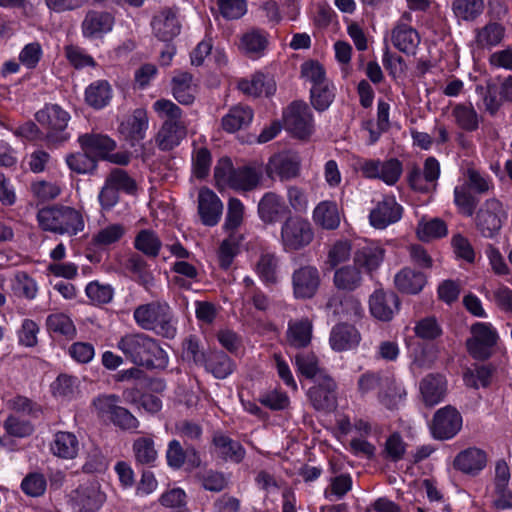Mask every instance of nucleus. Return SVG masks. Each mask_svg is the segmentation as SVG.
<instances>
[{"instance_id": "obj_27", "label": "nucleus", "mask_w": 512, "mask_h": 512, "mask_svg": "<svg viewBox=\"0 0 512 512\" xmlns=\"http://www.w3.org/2000/svg\"><path fill=\"white\" fill-rule=\"evenodd\" d=\"M78 142L82 150L87 151L90 155L98 159H106L109 152L116 147L114 140L106 135L97 133H86L80 135Z\"/></svg>"}, {"instance_id": "obj_29", "label": "nucleus", "mask_w": 512, "mask_h": 512, "mask_svg": "<svg viewBox=\"0 0 512 512\" xmlns=\"http://www.w3.org/2000/svg\"><path fill=\"white\" fill-rule=\"evenodd\" d=\"M312 219L316 226L324 230H335L340 225L338 206L333 201L319 202L312 212Z\"/></svg>"}, {"instance_id": "obj_11", "label": "nucleus", "mask_w": 512, "mask_h": 512, "mask_svg": "<svg viewBox=\"0 0 512 512\" xmlns=\"http://www.w3.org/2000/svg\"><path fill=\"white\" fill-rule=\"evenodd\" d=\"M105 501V494L100 489V484L95 481H87L80 484L71 493L72 507L76 512H96Z\"/></svg>"}, {"instance_id": "obj_24", "label": "nucleus", "mask_w": 512, "mask_h": 512, "mask_svg": "<svg viewBox=\"0 0 512 512\" xmlns=\"http://www.w3.org/2000/svg\"><path fill=\"white\" fill-rule=\"evenodd\" d=\"M212 445L217 456L225 462L239 464L245 458L246 450L242 444L221 432L213 434Z\"/></svg>"}, {"instance_id": "obj_60", "label": "nucleus", "mask_w": 512, "mask_h": 512, "mask_svg": "<svg viewBox=\"0 0 512 512\" xmlns=\"http://www.w3.org/2000/svg\"><path fill=\"white\" fill-rule=\"evenodd\" d=\"M416 232L421 241H430L445 236L447 234V226L443 220L435 218L430 221L420 222Z\"/></svg>"}, {"instance_id": "obj_51", "label": "nucleus", "mask_w": 512, "mask_h": 512, "mask_svg": "<svg viewBox=\"0 0 512 512\" xmlns=\"http://www.w3.org/2000/svg\"><path fill=\"white\" fill-rule=\"evenodd\" d=\"M244 205L237 198H230L223 229L227 234L238 233V228L244 220Z\"/></svg>"}, {"instance_id": "obj_59", "label": "nucleus", "mask_w": 512, "mask_h": 512, "mask_svg": "<svg viewBox=\"0 0 512 512\" xmlns=\"http://www.w3.org/2000/svg\"><path fill=\"white\" fill-rule=\"evenodd\" d=\"M48 330L72 339L76 335V328L72 320L63 313L51 314L46 321Z\"/></svg>"}, {"instance_id": "obj_58", "label": "nucleus", "mask_w": 512, "mask_h": 512, "mask_svg": "<svg viewBox=\"0 0 512 512\" xmlns=\"http://www.w3.org/2000/svg\"><path fill=\"white\" fill-rule=\"evenodd\" d=\"M126 228L120 223L107 225L92 237L95 246L105 247L118 242L125 234Z\"/></svg>"}, {"instance_id": "obj_16", "label": "nucleus", "mask_w": 512, "mask_h": 512, "mask_svg": "<svg viewBox=\"0 0 512 512\" xmlns=\"http://www.w3.org/2000/svg\"><path fill=\"white\" fill-rule=\"evenodd\" d=\"M361 172L367 178H379L388 185L395 184L402 173V164L396 158L387 161H365L361 166Z\"/></svg>"}, {"instance_id": "obj_25", "label": "nucleus", "mask_w": 512, "mask_h": 512, "mask_svg": "<svg viewBox=\"0 0 512 512\" xmlns=\"http://www.w3.org/2000/svg\"><path fill=\"white\" fill-rule=\"evenodd\" d=\"M420 394L427 407L443 401L447 393V381L440 374H428L419 384Z\"/></svg>"}, {"instance_id": "obj_31", "label": "nucleus", "mask_w": 512, "mask_h": 512, "mask_svg": "<svg viewBox=\"0 0 512 512\" xmlns=\"http://www.w3.org/2000/svg\"><path fill=\"white\" fill-rule=\"evenodd\" d=\"M171 85L173 96L179 103L189 105L194 102L197 84L192 74L177 72L172 78Z\"/></svg>"}, {"instance_id": "obj_45", "label": "nucleus", "mask_w": 512, "mask_h": 512, "mask_svg": "<svg viewBox=\"0 0 512 512\" xmlns=\"http://www.w3.org/2000/svg\"><path fill=\"white\" fill-rule=\"evenodd\" d=\"M126 269L133 273L135 280L145 289H150L154 285V277L148 269L144 259L137 255H131L126 261Z\"/></svg>"}, {"instance_id": "obj_61", "label": "nucleus", "mask_w": 512, "mask_h": 512, "mask_svg": "<svg viewBox=\"0 0 512 512\" xmlns=\"http://www.w3.org/2000/svg\"><path fill=\"white\" fill-rule=\"evenodd\" d=\"M311 104L317 111H325L334 100L333 86L330 82L311 88Z\"/></svg>"}, {"instance_id": "obj_15", "label": "nucleus", "mask_w": 512, "mask_h": 512, "mask_svg": "<svg viewBox=\"0 0 512 512\" xmlns=\"http://www.w3.org/2000/svg\"><path fill=\"white\" fill-rule=\"evenodd\" d=\"M337 384L328 374H321L316 383L308 390V398L316 410L330 411L336 406Z\"/></svg>"}, {"instance_id": "obj_2", "label": "nucleus", "mask_w": 512, "mask_h": 512, "mask_svg": "<svg viewBox=\"0 0 512 512\" xmlns=\"http://www.w3.org/2000/svg\"><path fill=\"white\" fill-rule=\"evenodd\" d=\"M153 109L161 119H164L155 136L156 146L162 151H171L187 135V125L182 119L183 112L179 106L167 99L154 102Z\"/></svg>"}, {"instance_id": "obj_10", "label": "nucleus", "mask_w": 512, "mask_h": 512, "mask_svg": "<svg viewBox=\"0 0 512 512\" xmlns=\"http://www.w3.org/2000/svg\"><path fill=\"white\" fill-rule=\"evenodd\" d=\"M37 122L47 130L46 139L49 143L63 142L66 136H59L68 124L70 115L57 104L46 105L35 115Z\"/></svg>"}, {"instance_id": "obj_14", "label": "nucleus", "mask_w": 512, "mask_h": 512, "mask_svg": "<svg viewBox=\"0 0 512 512\" xmlns=\"http://www.w3.org/2000/svg\"><path fill=\"white\" fill-rule=\"evenodd\" d=\"M462 427V416L450 405L436 411L433 416L431 431L434 438L447 440L453 438Z\"/></svg>"}, {"instance_id": "obj_5", "label": "nucleus", "mask_w": 512, "mask_h": 512, "mask_svg": "<svg viewBox=\"0 0 512 512\" xmlns=\"http://www.w3.org/2000/svg\"><path fill=\"white\" fill-rule=\"evenodd\" d=\"M137 325L144 330L154 331L158 335L172 339L177 329L171 307L162 301H152L139 305L133 312Z\"/></svg>"}, {"instance_id": "obj_21", "label": "nucleus", "mask_w": 512, "mask_h": 512, "mask_svg": "<svg viewBox=\"0 0 512 512\" xmlns=\"http://www.w3.org/2000/svg\"><path fill=\"white\" fill-rule=\"evenodd\" d=\"M487 465V454L477 447L460 451L453 460V468L463 474L476 476Z\"/></svg>"}, {"instance_id": "obj_18", "label": "nucleus", "mask_w": 512, "mask_h": 512, "mask_svg": "<svg viewBox=\"0 0 512 512\" xmlns=\"http://www.w3.org/2000/svg\"><path fill=\"white\" fill-rule=\"evenodd\" d=\"M403 209L393 196H386L370 211V224L376 229H385L398 222L402 217Z\"/></svg>"}, {"instance_id": "obj_1", "label": "nucleus", "mask_w": 512, "mask_h": 512, "mask_svg": "<svg viewBox=\"0 0 512 512\" xmlns=\"http://www.w3.org/2000/svg\"><path fill=\"white\" fill-rule=\"evenodd\" d=\"M117 347L127 359L139 366L164 368L168 363L166 352L155 339L144 333L126 334Z\"/></svg>"}, {"instance_id": "obj_20", "label": "nucleus", "mask_w": 512, "mask_h": 512, "mask_svg": "<svg viewBox=\"0 0 512 512\" xmlns=\"http://www.w3.org/2000/svg\"><path fill=\"white\" fill-rule=\"evenodd\" d=\"M223 212V203L209 188H201L198 193V213L206 226L218 224Z\"/></svg>"}, {"instance_id": "obj_54", "label": "nucleus", "mask_w": 512, "mask_h": 512, "mask_svg": "<svg viewBox=\"0 0 512 512\" xmlns=\"http://www.w3.org/2000/svg\"><path fill=\"white\" fill-rule=\"evenodd\" d=\"M452 9L457 18L464 21H473L484 10L483 0H454Z\"/></svg>"}, {"instance_id": "obj_13", "label": "nucleus", "mask_w": 512, "mask_h": 512, "mask_svg": "<svg viewBox=\"0 0 512 512\" xmlns=\"http://www.w3.org/2000/svg\"><path fill=\"white\" fill-rule=\"evenodd\" d=\"M301 159L292 151H283L270 157L266 165V173L270 178L278 177L288 181L299 176Z\"/></svg>"}, {"instance_id": "obj_44", "label": "nucleus", "mask_w": 512, "mask_h": 512, "mask_svg": "<svg viewBox=\"0 0 512 512\" xmlns=\"http://www.w3.org/2000/svg\"><path fill=\"white\" fill-rule=\"evenodd\" d=\"M97 159L87 151L71 153L66 156V164L76 174L92 175L97 169Z\"/></svg>"}, {"instance_id": "obj_37", "label": "nucleus", "mask_w": 512, "mask_h": 512, "mask_svg": "<svg viewBox=\"0 0 512 512\" xmlns=\"http://www.w3.org/2000/svg\"><path fill=\"white\" fill-rule=\"evenodd\" d=\"M505 36V27L497 22H489L476 29L475 42L479 48L491 49L502 42Z\"/></svg>"}, {"instance_id": "obj_42", "label": "nucleus", "mask_w": 512, "mask_h": 512, "mask_svg": "<svg viewBox=\"0 0 512 512\" xmlns=\"http://www.w3.org/2000/svg\"><path fill=\"white\" fill-rule=\"evenodd\" d=\"M406 391L397 384L394 377L386 376L378 391V400L388 409H394L405 397Z\"/></svg>"}, {"instance_id": "obj_9", "label": "nucleus", "mask_w": 512, "mask_h": 512, "mask_svg": "<svg viewBox=\"0 0 512 512\" xmlns=\"http://www.w3.org/2000/svg\"><path fill=\"white\" fill-rule=\"evenodd\" d=\"M470 332L471 337L466 341L469 354L478 360L489 358L498 340L496 330L489 323L477 322L471 326Z\"/></svg>"}, {"instance_id": "obj_6", "label": "nucleus", "mask_w": 512, "mask_h": 512, "mask_svg": "<svg viewBox=\"0 0 512 512\" xmlns=\"http://www.w3.org/2000/svg\"><path fill=\"white\" fill-rule=\"evenodd\" d=\"M315 239L312 223L300 214H289L279 228V244L286 253H296L309 247Z\"/></svg>"}, {"instance_id": "obj_17", "label": "nucleus", "mask_w": 512, "mask_h": 512, "mask_svg": "<svg viewBox=\"0 0 512 512\" xmlns=\"http://www.w3.org/2000/svg\"><path fill=\"white\" fill-rule=\"evenodd\" d=\"M114 16L107 11L89 10L81 23L82 35L88 39H100L114 26Z\"/></svg>"}, {"instance_id": "obj_39", "label": "nucleus", "mask_w": 512, "mask_h": 512, "mask_svg": "<svg viewBox=\"0 0 512 512\" xmlns=\"http://www.w3.org/2000/svg\"><path fill=\"white\" fill-rule=\"evenodd\" d=\"M333 282L340 290L353 291L357 289L362 282V274L358 265L354 263L336 269Z\"/></svg>"}, {"instance_id": "obj_3", "label": "nucleus", "mask_w": 512, "mask_h": 512, "mask_svg": "<svg viewBox=\"0 0 512 512\" xmlns=\"http://www.w3.org/2000/svg\"><path fill=\"white\" fill-rule=\"evenodd\" d=\"M37 220L43 230L61 235L74 236L82 232L85 227L82 213L64 205H52L40 209Z\"/></svg>"}, {"instance_id": "obj_34", "label": "nucleus", "mask_w": 512, "mask_h": 512, "mask_svg": "<svg viewBox=\"0 0 512 512\" xmlns=\"http://www.w3.org/2000/svg\"><path fill=\"white\" fill-rule=\"evenodd\" d=\"M253 119V111L249 106L236 105L222 118V128L229 133H234L247 127Z\"/></svg>"}, {"instance_id": "obj_46", "label": "nucleus", "mask_w": 512, "mask_h": 512, "mask_svg": "<svg viewBox=\"0 0 512 512\" xmlns=\"http://www.w3.org/2000/svg\"><path fill=\"white\" fill-rule=\"evenodd\" d=\"M478 202V198L469 189L468 185L462 183L454 188V204L459 213L471 217L476 210Z\"/></svg>"}, {"instance_id": "obj_63", "label": "nucleus", "mask_w": 512, "mask_h": 512, "mask_svg": "<svg viewBox=\"0 0 512 512\" xmlns=\"http://www.w3.org/2000/svg\"><path fill=\"white\" fill-rule=\"evenodd\" d=\"M414 333L424 340H434L441 336L442 328L435 317H425L416 322Z\"/></svg>"}, {"instance_id": "obj_30", "label": "nucleus", "mask_w": 512, "mask_h": 512, "mask_svg": "<svg viewBox=\"0 0 512 512\" xmlns=\"http://www.w3.org/2000/svg\"><path fill=\"white\" fill-rule=\"evenodd\" d=\"M360 339V334L354 326L338 324L331 330L329 342L333 350L340 352L356 347Z\"/></svg>"}, {"instance_id": "obj_4", "label": "nucleus", "mask_w": 512, "mask_h": 512, "mask_svg": "<svg viewBox=\"0 0 512 512\" xmlns=\"http://www.w3.org/2000/svg\"><path fill=\"white\" fill-rule=\"evenodd\" d=\"M262 177V170L255 166L235 168L229 158H222L214 168V179L219 190L250 191L255 189Z\"/></svg>"}, {"instance_id": "obj_35", "label": "nucleus", "mask_w": 512, "mask_h": 512, "mask_svg": "<svg viewBox=\"0 0 512 512\" xmlns=\"http://www.w3.org/2000/svg\"><path fill=\"white\" fill-rule=\"evenodd\" d=\"M312 338V322L308 318L291 321L287 330V342L295 348L309 345Z\"/></svg>"}, {"instance_id": "obj_38", "label": "nucleus", "mask_w": 512, "mask_h": 512, "mask_svg": "<svg viewBox=\"0 0 512 512\" xmlns=\"http://www.w3.org/2000/svg\"><path fill=\"white\" fill-rule=\"evenodd\" d=\"M326 309L334 316L348 317L358 315L361 311V306L352 296L333 294L326 303Z\"/></svg>"}, {"instance_id": "obj_23", "label": "nucleus", "mask_w": 512, "mask_h": 512, "mask_svg": "<svg viewBox=\"0 0 512 512\" xmlns=\"http://www.w3.org/2000/svg\"><path fill=\"white\" fill-rule=\"evenodd\" d=\"M371 314L380 321H390L399 308L398 296L393 292L376 290L369 300Z\"/></svg>"}, {"instance_id": "obj_36", "label": "nucleus", "mask_w": 512, "mask_h": 512, "mask_svg": "<svg viewBox=\"0 0 512 512\" xmlns=\"http://www.w3.org/2000/svg\"><path fill=\"white\" fill-rule=\"evenodd\" d=\"M188 454H191L189 463L192 467H199L201 459L194 448L184 450L178 440H172L168 444L166 459L170 467L180 469L186 460Z\"/></svg>"}, {"instance_id": "obj_28", "label": "nucleus", "mask_w": 512, "mask_h": 512, "mask_svg": "<svg viewBox=\"0 0 512 512\" xmlns=\"http://www.w3.org/2000/svg\"><path fill=\"white\" fill-rule=\"evenodd\" d=\"M238 89L247 96L260 97L262 95L271 96L276 91L275 81L262 74L255 73L251 79H241L238 82Z\"/></svg>"}, {"instance_id": "obj_50", "label": "nucleus", "mask_w": 512, "mask_h": 512, "mask_svg": "<svg viewBox=\"0 0 512 512\" xmlns=\"http://www.w3.org/2000/svg\"><path fill=\"white\" fill-rule=\"evenodd\" d=\"M384 250L378 246L363 247L354 256V262L358 267H364L368 272L376 270L383 261Z\"/></svg>"}, {"instance_id": "obj_57", "label": "nucleus", "mask_w": 512, "mask_h": 512, "mask_svg": "<svg viewBox=\"0 0 512 512\" xmlns=\"http://www.w3.org/2000/svg\"><path fill=\"white\" fill-rule=\"evenodd\" d=\"M464 177L465 181L463 183L468 185L469 189L477 194H486L493 189L491 178L472 166L466 169Z\"/></svg>"}, {"instance_id": "obj_56", "label": "nucleus", "mask_w": 512, "mask_h": 512, "mask_svg": "<svg viewBox=\"0 0 512 512\" xmlns=\"http://www.w3.org/2000/svg\"><path fill=\"white\" fill-rule=\"evenodd\" d=\"M135 248L145 255L156 257L162 246L161 240L152 230H141L135 238Z\"/></svg>"}, {"instance_id": "obj_47", "label": "nucleus", "mask_w": 512, "mask_h": 512, "mask_svg": "<svg viewBox=\"0 0 512 512\" xmlns=\"http://www.w3.org/2000/svg\"><path fill=\"white\" fill-rule=\"evenodd\" d=\"M452 116L457 126L465 131H475L479 126L478 114L471 105H455Z\"/></svg>"}, {"instance_id": "obj_64", "label": "nucleus", "mask_w": 512, "mask_h": 512, "mask_svg": "<svg viewBox=\"0 0 512 512\" xmlns=\"http://www.w3.org/2000/svg\"><path fill=\"white\" fill-rule=\"evenodd\" d=\"M187 496L181 488H173L166 491L159 498L161 505L176 510L177 512H187Z\"/></svg>"}, {"instance_id": "obj_48", "label": "nucleus", "mask_w": 512, "mask_h": 512, "mask_svg": "<svg viewBox=\"0 0 512 512\" xmlns=\"http://www.w3.org/2000/svg\"><path fill=\"white\" fill-rule=\"evenodd\" d=\"M295 364L299 373L308 379L321 378V374H327L319 366V360L314 353L301 352L295 356Z\"/></svg>"}, {"instance_id": "obj_55", "label": "nucleus", "mask_w": 512, "mask_h": 512, "mask_svg": "<svg viewBox=\"0 0 512 512\" xmlns=\"http://www.w3.org/2000/svg\"><path fill=\"white\" fill-rule=\"evenodd\" d=\"M197 478L200 481L201 486L211 492H221L225 490L229 485L228 476L217 470L209 469L197 474Z\"/></svg>"}, {"instance_id": "obj_49", "label": "nucleus", "mask_w": 512, "mask_h": 512, "mask_svg": "<svg viewBox=\"0 0 512 512\" xmlns=\"http://www.w3.org/2000/svg\"><path fill=\"white\" fill-rule=\"evenodd\" d=\"M242 239V234L232 233L228 234L227 238H225L220 244L218 259L219 264L223 269H228L231 266L234 257L238 253V247Z\"/></svg>"}, {"instance_id": "obj_33", "label": "nucleus", "mask_w": 512, "mask_h": 512, "mask_svg": "<svg viewBox=\"0 0 512 512\" xmlns=\"http://www.w3.org/2000/svg\"><path fill=\"white\" fill-rule=\"evenodd\" d=\"M392 43L401 52L414 54L419 43L418 32L406 24H398L392 31Z\"/></svg>"}, {"instance_id": "obj_19", "label": "nucleus", "mask_w": 512, "mask_h": 512, "mask_svg": "<svg viewBox=\"0 0 512 512\" xmlns=\"http://www.w3.org/2000/svg\"><path fill=\"white\" fill-rule=\"evenodd\" d=\"M257 210L260 220L267 225H273L291 214L284 199L274 192H267L263 195L258 203Z\"/></svg>"}, {"instance_id": "obj_32", "label": "nucleus", "mask_w": 512, "mask_h": 512, "mask_svg": "<svg viewBox=\"0 0 512 512\" xmlns=\"http://www.w3.org/2000/svg\"><path fill=\"white\" fill-rule=\"evenodd\" d=\"M426 275L409 267L400 270L394 277V283L400 292L418 294L426 285Z\"/></svg>"}, {"instance_id": "obj_7", "label": "nucleus", "mask_w": 512, "mask_h": 512, "mask_svg": "<svg viewBox=\"0 0 512 512\" xmlns=\"http://www.w3.org/2000/svg\"><path fill=\"white\" fill-rule=\"evenodd\" d=\"M507 212L496 198L487 199L476 213L475 223L482 236L492 238L500 231Z\"/></svg>"}, {"instance_id": "obj_53", "label": "nucleus", "mask_w": 512, "mask_h": 512, "mask_svg": "<svg viewBox=\"0 0 512 512\" xmlns=\"http://www.w3.org/2000/svg\"><path fill=\"white\" fill-rule=\"evenodd\" d=\"M278 258L273 253L262 254L256 264V272L267 285L277 283Z\"/></svg>"}, {"instance_id": "obj_43", "label": "nucleus", "mask_w": 512, "mask_h": 512, "mask_svg": "<svg viewBox=\"0 0 512 512\" xmlns=\"http://www.w3.org/2000/svg\"><path fill=\"white\" fill-rule=\"evenodd\" d=\"M203 365L218 379L226 378L234 369L233 361L222 351L210 353Z\"/></svg>"}, {"instance_id": "obj_52", "label": "nucleus", "mask_w": 512, "mask_h": 512, "mask_svg": "<svg viewBox=\"0 0 512 512\" xmlns=\"http://www.w3.org/2000/svg\"><path fill=\"white\" fill-rule=\"evenodd\" d=\"M132 448L135 459L140 464H152L158 457L154 440L151 436H143L137 438L133 442Z\"/></svg>"}, {"instance_id": "obj_62", "label": "nucleus", "mask_w": 512, "mask_h": 512, "mask_svg": "<svg viewBox=\"0 0 512 512\" xmlns=\"http://www.w3.org/2000/svg\"><path fill=\"white\" fill-rule=\"evenodd\" d=\"M109 182V185L119 191H124L128 194H134L137 190V185L134 179H132L128 173L120 168L113 169L105 179Z\"/></svg>"}, {"instance_id": "obj_8", "label": "nucleus", "mask_w": 512, "mask_h": 512, "mask_svg": "<svg viewBox=\"0 0 512 512\" xmlns=\"http://www.w3.org/2000/svg\"><path fill=\"white\" fill-rule=\"evenodd\" d=\"M284 127L299 139H306L314 131L313 116L307 103L292 102L283 112Z\"/></svg>"}, {"instance_id": "obj_12", "label": "nucleus", "mask_w": 512, "mask_h": 512, "mask_svg": "<svg viewBox=\"0 0 512 512\" xmlns=\"http://www.w3.org/2000/svg\"><path fill=\"white\" fill-rule=\"evenodd\" d=\"M291 279L293 295L301 300L314 297L321 283L320 272L312 265H302L295 269Z\"/></svg>"}, {"instance_id": "obj_40", "label": "nucleus", "mask_w": 512, "mask_h": 512, "mask_svg": "<svg viewBox=\"0 0 512 512\" xmlns=\"http://www.w3.org/2000/svg\"><path fill=\"white\" fill-rule=\"evenodd\" d=\"M51 450L55 456L73 459L78 454L79 441L71 432H58L51 444Z\"/></svg>"}, {"instance_id": "obj_26", "label": "nucleus", "mask_w": 512, "mask_h": 512, "mask_svg": "<svg viewBox=\"0 0 512 512\" xmlns=\"http://www.w3.org/2000/svg\"><path fill=\"white\" fill-rule=\"evenodd\" d=\"M152 29L160 41H170L180 33V23L175 11L164 9L153 18Z\"/></svg>"}, {"instance_id": "obj_41", "label": "nucleus", "mask_w": 512, "mask_h": 512, "mask_svg": "<svg viewBox=\"0 0 512 512\" xmlns=\"http://www.w3.org/2000/svg\"><path fill=\"white\" fill-rule=\"evenodd\" d=\"M112 98V88L106 80H97L91 83L85 91L87 104L95 109L108 105Z\"/></svg>"}, {"instance_id": "obj_22", "label": "nucleus", "mask_w": 512, "mask_h": 512, "mask_svg": "<svg viewBox=\"0 0 512 512\" xmlns=\"http://www.w3.org/2000/svg\"><path fill=\"white\" fill-rule=\"evenodd\" d=\"M147 129L148 116L142 108L135 109L119 125V132L132 146L145 138Z\"/></svg>"}]
</instances>
